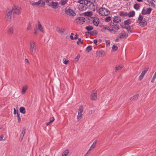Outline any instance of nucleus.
Returning a JSON list of instances; mask_svg holds the SVG:
<instances>
[{
  "instance_id": "6ab92c4d",
  "label": "nucleus",
  "mask_w": 156,
  "mask_h": 156,
  "mask_svg": "<svg viewBox=\"0 0 156 156\" xmlns=\"http://www.w3.org/2000/svg\"><path fill=\"white\" fill-rule=\"evenodd\" d=\"M8 32V34L10 35H12L13 34L14 28L13 26H12L9 28Z\"/></svg>"
},
{
  "instance_id": "6e6552de",
  "label": "nucleus",
  "mask_w": 156,
  "mask_h": 156,
  "mask_svg": "<svg viewBox=\"0 0 156 156\" xmlns=\"http://www.w3.org/2000/svg\"><path fill=\"white\" fill-rule=\"evenodd\" d=\"M12 13H13L10 10H8L6 11L5 18L7 20H11L12 19Z\"/></svg>"
},
{
  "instance_id": "473e14b6",
  "label": "nucleus",
  "mask_w": 156,
  "mask_h": 156,
  "mask_svg": "<svg viewBox=\"0 0 156 156\" xmlns=\"http://www.w3.org/2000/svg\"><path fill=\"white\" fill-rule=\"evenodd\" d=\"M147 1L151 4V6L154 7H155V5L154 3V2H155V0H147Z\"/></svg>"
},
{
  "instance_id": "e2e57ef3",
  "label": "nucleus",
  "mask_w": 156,
  "mask_h": 156,
  "mask_svg": "<svg viewBox=\"0 0 156 156\" xmlns=\"http://www.w3.org/2000/svg\"><path fill=\"white\" fill-rule=\"evenodd\" d=\"M98 42V41L96 39H95L94 40V43L96 45H97V43Z\"/></svg>"
},
{
  "instance_id": "412c9836",
  "label": "nucleus",
  "mask_w": 156,
  "mask_h": 156,
  "mask_svg": "<svg viewBox=\"0 0 156 156\" xmlns=\"http://www.w3.org/2000/svg\"><path fill=\"white\" fill-rule=\"evenodd\" d=\"M110 29L109 26L107 27V26H103V27L101 29V31L103 32H105V30H107L110 32V30H109Z\"/></svg>"
},
{
  "instance_id": "f03ea898",
  "label": "nucleus",
  "mask_w": 156,
  "mask_h": 156,
  "mask_svg": "<svg viewBox=\"0 0 156 156\" xmlns=\"http://www.w3.org/2000/svg\"><path fill=\"white\" fill-rule=\"evenodd\" d=\"M99 14L103 16H105L109 14V11L108 10L104 8H100L98 10Z\"/></svg>"
},
{
  "instance_id": "a19ab883",
  "label": "nucleus",
  "mask_w": 156,
  "mask_h": 156,
  "mask_svg": "<svg viewBox=\"0 0 156 156\" xmlns=\"http://www.w3.org/2000/svg\"><path fill=\"white\" fill-rule=\"evenodd\" d=\"M63 63L66 65L69 62V61L68 60L66 59L65 58H63Z\"/></svg>"
},
{
  "instance_id": "6e6d98bb",
  "label": "nucleus",
  "mask_w": 156,
  "mask_h": 156,
  "mask_svg": "<svg viewBox=\"0 0 156 156\" xmlns=\"http://www.w3.org/2000/svg\"><path fill=\"white\" fill-rule=\"evenodd\" d=\"M4 135H2L0 136V141H1L2 139H3V138H4Z\"/></svg>"
},
{
  "instance_id": "4c0bfd02",
  "label": "nucleus",
  "mask_w": 156,
  "mask_h": 156,
  "mask_svg": "<svg viewBox=\"0 0 156 156\" xmlns=\"http://www.w3.org/2000/svg\"><path fill=\"white\" fill-rule=\"evenodd\" d=\"M25 130L26 129H23L21 133L20 134V137H22V138H23L25 134Z\"/></svg>"
},
{
  "instance_id": "39448f33",
  "label": "nucleus",
  "mask_w": 156,
  "mask_h": 156,
  "mask_svg": "<svg viewBox=\"0 0 156 156\" xmlns=\"http://www.w3.org/2000/svg\"><path fill=\"white\" fill-rule=\"evenodd\" d=\"M81 4V5L78 7V9L80 11H85L87 8L90 9V7L87 4H86V3Z\"/></svg>"
},
{
  "instance_id": "393cba45",
  "label": "nucleus",
  "mask_w": 156,
  "mask_h": 156,
  "mask_svg": "<svg viewBox=\"0 0 156 156\" xmlns=\"http://www.w3.org/2000/svg\"><path fill=\"white\" fill-rule=\"evenodd\" d=\"M35 43L34 41H31L30 43V49H35Z\"/></svg>"
},
{
  "instance_id": "69168bd1",
  "label": "nucleus",
  "mask_w": 156,
  "mask_h": 156,
  "mask_svg": "<svg viewBox=\"0 0 156 156\" xmlns=\"http://www.w3.org/2000/svg\"><path fill=\"white\" fill-rule=\"evenodd\" d=\"M156 78V73H155L154 74L153 77V78L155 79Z\"/></svg>"
},
{
  "instance_id": "c9c22d12",
  "label": "nucleus",
  "mask_w": 156,
  "mask_h": 156,
  "mask_svg": "<svg viewBox=\"0 0 156 156\" xmlns=\"http://www.w3.org/2000/svg\"><path fill=\"white\" fill-rule=\"evenodd\" d=\"M41 1L42 0H39L37 2H34L32 4V5L33 6H34L35 5H39L41 3Z\"/></svg>"
},
{
  "instance_id": "7c9ffc66",
  "label": "nucleus",
  "mask_w": 156,
  "mask_h": 156,
  "mask_svg": "<svg viewBox=\"0 0 156 156\" xmlns=\"http://www.w3.org/2000/svg\"><path fill=\"white\" fill-rule=\"evenodd\" d=\"M139 96V94H136L134 95L133 97L130 98V100H136L138 98Z\"/></svg>"
},
{
  "instance_id": "f257e3e1",
  "label": "nucleus",
  "mask_w": 156,
  "mask_h": 156,
  "mask_svg": "<svg viewBox=\"0 0 156 156\" xmlns=\"http://www.w3.org/2000/svg\"><path fill=\"white\" fill-rule=\"evenodd\" d=\"M109 30L110 32L112 33L115 34L119 29V26L118 23L111 22L109 25Z\"/></svg>"
},
{
  "instance_id": "ea45409f",
  "label": "nucleus",
  "mask_w": 156,
  "mask_h": 156,
  "mask_svg": "<svg viewBox=\"0 0 156 156\" xmlns=\"http://www.w3.org/2000/svg\"><path fill=\"white\" fill-rule=\"evenodd\" d=\"M32 23L31 22H29L28 24V27L27 29V30H30L31 29V25L32 24Z\"/></svg>"
},
{
  "instance_id": "9b49d317",
  "label": "nucleus",
  "mask_w": 156,
  "mask_h": 156,
  "mask_svg": "<svg viewBox=\"0 0 156 156\" xmlns=\"http://www.w3.org/2000/svg\"><path fill=\"white\" fill-rule=\"evenodd\" d=\"M50 6H51L52 8L55 9L57 8L58 7V3L57 2H52L48 4Z\"/></svg>"
},
{
  "instance_id": "e433bc0d",
  "label": "nucleus",
  "mask_w": 156,
  "mask_h": 156,
  "mask_svg": "<svg viewBox=\"0 0 156 156\" xmlns=\"http://www.w3.org/2000/svg\"><path fill=\"white\" fill-rule=\"evenodd\" d=\"M69 152V150L68 149H66L64 151L62 154L65 156H67Z\"/></svg>"
},
{
  "instance_id": "2eb2a0df",
  "label": "nucleus",
  "mask_w": 156,
  "mask_h": 156,
  "mask_svg": "<svg viewBox=\"0 0 156 156\" xmlns=\"http://www.w3.org/2000/svg\"><path fill=\"white\" fill-rule=\"evenodd\" d=\"M65 30V29H63L62 28H57L56 30L57 32L61 35L64 34V32Z\"/></svg>"
},
{
  "instance_id": "a18cd8bd",
  "label": "nucleus",
  "mask_w": 156,
  "mask_h": 156,
  "mask_svg": "<svg viewBox=\"0 0 156 156\" xmlns=\"http://www.w3.org/2000/svg\"><path fill=\"white\" fill-rule=\"evenodd\" d=\"M84 14L85 16H91L92 14V13L91 12H85Z\"/></svg>"
},
{
  "instance_id": "cd10ccee",
  "label": "nucleus",
  "mask_w": 156,
  "mask_h": 156,
  "mask_svg": "<svg viewBox=\"0 0 156 156\" xmlns=\"http://www.w3.org/2000/svg\"><path fill=\"white\" fill-rule=\"evenodd\" d=\"M97 142V140H96L95 141H94V143H93V144L91 146V147L89 150V151L91 149V148H94L95 147L96 144Z\"/></svg>"
},
{
  "instance_id": "0eeeda50",
  "label": "nucleus",
  "mask_w": 156,
  "mask_h": 156,
  "mask_svg": "<svg viewBox=\"0 0 156 156\" xmlns=\"http://www.w3.org/2000/svg\"><path fill=\"white\" fill-rule=\"evenodd\" d=\"M75 22L77 24H83L85 21V18L82 17H79L75 20Z\"/></svg>"
},
{
  "instance_id": "58836bf2",
  "label": "nucleus",
  "mask_w": 156,
  "mask_h": 156,
  "mask_svg": "<svg viewBox=\"0 0 156 156\" xmlns=\"http://www.w3.org/2000/svg\"><path fill=\"white\" fill-rule=\"evenodd\" d=\"M133 8L137 10L140 8V6L138 4L136 3L134 5Z\"/></svg>"
},
{
  "instance_id": "aec40b11",
  "label": "nucleus",
  "mask_w": 156,
  "mask_h": 156,
  "mask_svg": "<svg viewBox=\"0 0 156 156\" xmlns=\"http://www.w3.org/2000/svg\"><path fill=\"white\" fill-rule=\"evenodd\" d=\"M38 29L42 32H44V30L42 27L39 21H38Z\"/></svg>"
},
{
  "instance_id": "de8ad7c7",
  "label": "nucleus",
  "mask_w": 156,
  "mask_h": 156,
  "mask_svg": "<svg viewBox=\"0 0 156 156\" xmlns=\"http://www.w3.org/2000/svg\"><path fill=\"white\" fill-rule=\"evenodd\" d=\"M138 19L139 21H142V20H144L143 16L141 15H140L138 17Z\"/></svg>"
},
{
  "instance_id": "052dcab7",
  "label": "nucleus",
  "mask_w": 156,
  "mask_h": 156,
  "mask_svg": "<svg viewBox=\"0 0 156 156\" xmlns=\"http://www.w3.org/2000/svg\"><path fill=\"white\" fill-rule=\"evenodd\" d=\"M25 62L29 63V61L28 60L27 58H26L25 59Z\"/></svg>"
},
{
  "instance_id": "49530a36",
  "label": "nucleus",
  "mask_w": 156,
  "mask_h": 156,
  "mask_svg": "<svg viewBox=\"0 0 156 156\" xmlns=\"http://www.w3.org/2000/svg\"><path fill=\"white\" fill-rule=\"evenodd\" d=\"M82 114H81L78 113V115L77 116V119L78 121L81 118Z\"/></svg>"
},
{
  "instance_id": "13d9d810",
  "label": "nucleus",
  "mask_w": 156,
  "mask_h": 156,
  "mask_svg": "<svg viewBox=\"0 0 156 156\" xmlns=\"http://www.w3.org/2000/svg\"><path fill=\"white\" fill-rule=\"evenodd\" d=\"M106 43L107 45H109L110 44V41H107Z\"/></svg>"
},
{
  "instance_id": "c03bdc74",
  "label": "nucleus",
  "mask_w": 156,
  "mask_h": 156,
  "mask_svg": "<svg viewBox=\"0 0 156 156\" xmlns=\"http://www.w3.org/2000/svg\"><path fill=\"white\" fill-rule=\"evenodd\" d=\"M111 19V18L110 16H108L106 17L105 19V21L107 22H108L110 21Z\"/></svg>"
},
{
  "instance_id": "680f3d73",
  "label": "nucleus",
  "mask_w": 156,
  "mask_h": 156,
  "mask_svg": "<svg viewBox=\"0 0 156 156\" xmlns=\"http://www.w3.org/2000/svg\"><path fill=\"white\" fill-rule=\"evenodd\" d=\"M92 49H86V52L87 53H88Z\"/></svg>"
},
{
  "instance_id": "423d86ee",
  "label": "nucleus",
  "mask_w": 156,
  "mask_h": 156,
  "mask_svg": "<svg viewBox=\"0 0 156 156\" xmlns=\"http://www.w3.org/2000/svg\"><path fill=\"white\" fill-rule=\"evenodd\" d=\"M65 12L66 14L70 16H74L76 15V13L70 8L68 9L66 8L65 9Z\"/></svg>"
},
{
  "instance_id": "774afa93",
  "label": "nucleus",
  "mask_w": 156,
  "mask_h": 156,
  "mask_svg": "<svg viewBox=\"0 0 156 156\" xmlns=\"http://www.w3.org/2000/svg\"><path fill=\"white\" fill-rule=\"evenodd\" d=\"M70 37L71 40L74 39V37L72 36H70Z\"/></svg>"
},
{
  "instance_id": "f8f14e48",
  "label": "nucleus",
  "mask_w": 156,
  "mask_h": 156,
  "mask_svg": "<svg viewBox=\"0 0 156 156\" xmlns=\"http://www.w3.org/2000/svg\"><path fill=\"white\" fill-rule=\"evenodd\" d=\"M113 22L118 23L121 22V19L120 17L119 16H115L113 18Z\"/></svg>"
},
{
  "instance_id": "b1692460",
  "label": "nucleus",
  "mask_w": 156,
  "mask_h": 156,
  "mask_svg": "<svg viewBox=\"0 0 156 156\" xmlns=\"http://www.w3.org/2000/svg\"><path fill=\"white\" fill-rule=\"evenodd\" d=\"M119 15L121 16L126 17L128 16V13L127 12H124L123 11L120 12Z\"/></svg>"
},
{
  "instance_id": "864d4df0",
  "label": "nucleus",
  "mask_w": 156,
  "mask_h": 156,
  "mask_svg": "<svg viewBox=\"0 0 156 156\" xmlns=\"http://www.w3.org/2000/svg\"><path fill=\"white\" fill-rule=\"evenodd\" d=\"M75 37H74V39L76 40L78 39V34H76L75 35Z\"/></svg>"
},
{
  "instance_id": "dca6fc26",
  "label": "nucleus",
  "mask_w": 156,
  "mask_h": 156,
  "mask_svg": "<svg viewBox=\"0 0 156 156\" xmlns=\"http://www.w3.org/2000/svg\"><path fill=\"white\" fill-rule=\"evenodd\" d=\"M92 22L93 23L94 25L97 26L99 23V19L98 18H94Z\"/></svg>"
},
{
  "instance_id": "8fccbe9b",
  "label": "nucleus",
  "mask_w": 156,
  "mask_h": 156,
  "mask_svg": "<svg viewBox=\"0 0 156 156\" xmlns=\"http://www.w3.org/2000/svg\"><path fill=\"white\" fill-rule=\"evenodd\" d=\"M13 110H14L13 114L14 115H15L16 114H17V113H19L18 112V110H16L15 108H13Z\"/></svg>"
},
{
  "instance_id": "0e129e2a",
  "label": "nucleus",
  "mask_w": 156,
  "mask_h": 156,
  "mask_svg": "<svg viewBox=\"0 0 156 156\" xmlns=\"http://www.w3.org/2000/svg\"><path fill=\"white\" fill-rule=\"evenodd\" d=\"M92 47L91 46H88L86 49H92Z\"/></svg>"
},
{
  "instance_id": "a211bd4d",
  "label": "nucleus",
  "mask_w": 156,
  "mask_h": 156,
  "mask_svg": "<svg viewBox=\"0 0 156 156\" xmlns=\"http://www.w3.org/2000/svg\"><path fill=\"white\" fill-rule=\"evenodd\" d=\"M139 23L140 24V25L142 27H144L147 24V22L145 19L142 20V21H139Z\"/></svg>"
},
{
  "instance_id": "ddd939ff",
  "label": "nucleus",
  "mask_w": 156,
  "mask_h": 156,
  "mask_svg": "<svg viewBox=\"0 0 156 156\" xmlns=\"http://www.w3.org/2000/svg\"><path fill=\"white\" fill-rule=\"evenodd\" d=\"M148 67L146 68L142 71V73H141V75L139 76V79L140 80H141L143 78L145 74L146 73L147 71H148Z\"/></svg>"
},
{
  "instance_id": "2f4dec72",
  "label": "nucleus",
  "mask_w": 156,
  "mask_h": 156,
  "mask_svg": "<svg viewBox=\"0 0 156 156\" xmlns=\"http://www.w3.org/2000/svg\"><path fill=\"white\" fill-rule=\"evenodd\" d=\"M83 112V106L82 105H81L79 108L78 113L81 114H82Z\"/></svg>"
},
{
  "instance_id": "79ce46f5",
  "label": "nucleus",
  "mask_w": 156,
  "mask_h": 156,
  "mask_svg": "<svg viewBox=\"0 0 156 156\" xmlns=\"http://www.w3.org/2000/svg\"><path fill=\"white\" fill-rule=\"evenodd\" d=\"M17 117L18 118V122H19L21 121V118L20 116V114L19 113H17Z\"/></svg>"
},
{
  "instance_id": "603ef678",
  "label": "nucleus",
  "mask_w": 156,
  "mask_h": 156,
  "mask_svg": "<svg viewBox=\"0 0 156 156\" xmlns=\"http://www.w3.org/2000/svg\"><path fill=\"white\" fill-rule=\"evenodd\" d=\"M54 120L55 118L53 117L50 118V122H52L54 121Z\"/></svg>"
},
{
  "instance_id": "f704fd0d",
  "label": "nucleus",
  "mask_w": 156,
  "mask_h": 156,
  "mask_svg": "<svg viewBox=\"0 0 156 156\" xmlns=\"http://www.w3.org/2000/svg\"><path fill=\"white\" fill-rule=\"evenodd\" d=\"M124 23L125 25H129L131 23L130 19H129L125 20L124 22Z\"/></svg>"
},
{
  "instance_id": "c85d7f7f",
  "label": "nucleus",
  "mask_w": 156,
  "mask_h": 156,
  "mask_svg": "<svg viewBox=\"0 0 156 156\" xmlns=\"http://www.w3.org/2000/svg\"><path fill=\"white\" fill-rule=\"evenodd\" d=\"M85 29L88 31H90L93 30V27L89 25L88 26L86 27Z\"/></svg>"
},
{
  "instance_id": "9d476101",
  "label": "nucleus",
  "mask_w": 156,
  "mask_h": 156,
  "mask_svg": "<svg viewBox=\"0 0 156 156\" xmlns=\"http://www.w3.org/2000/svg\"><path fill=\"white\" fill-rule=\"evenodd\" d=\"M152 10V9L151 8H147L146 10L144 8H143L141 13L143 15H145L146 14H150L151 11Z\"/></svg>"
},
{
  "instance_id": "f3484780",
  "label": "nucleus",
  "mask_w": 156,
  "mask_h": 156,
  "mask_svg": "<svg viewBox=\"0 0 156 156\" xmlns=\"http://www.w3.org/2000/svg\"><path fill=\"white\" fill-rule=\"evenodd\" d=\"M118 37L120 38L126 39L127 37V35L125 33H121L119 34Z\"/></svg>"
},
{
  "instance_id": "20e7f679",
  "label": "nucleus",
  "mask_w": 156,
  "mask_h": 156,
  "mask_svg": "<svg viewBox=\"0 0 156 156\" xmlns=\"http://www.w3.org/2000/svg\"><path fill=\"white\" fill-rule=\"evenodd\" d=\"M13 14H15L17 15H20L22 11L21 8L18 6H15L12 7L11 10Z\"/></svg>"
},
{
  "instance_id": "338daca9",
  "label": "nucleus",
  "mask_w": 156,
  "mask_h": 156,
  "mask_svg": "<svg viewBox=\"0 0 156 156\" xmlns=\"http://www.w3.org/2000/svg\"><path fill=\"white\" fill-rule=\"evenodd\" d=\"M155 79L152 78V79L151 81V82H152V83L154 82V81Z\"/></svg>"
},
{
  "instance_id": "3c124183",
  "label": "nucleus",
  "mask_w": 156,
  "mask_h": 156,
  "mask_svg": "<svg viewBox=\"0 0 156 156\" xmlns=\"http://www.w3.org/2000/svg\"><path fill=\"white\" fill-rule=\"evenodd\" d=\"M79 42H80L82 44H83V42L81 41V39L80 38H78V41H77V44H79Z\"/></svg>"
},
{
  "instance_id": "a878e982",
  "label": "nucleus",
  "mask_w": 156,
  "mask_h": 156,
  "mask_svg": "<svg viewBox=\"0 0 156 156\" xmlns=\"http://www.w3.org/2000/svg\"><path fill=\"white\" fill-rule=\"evenodd\" d=\"M123 67V66L122 65H119L118 66H116L115 67V71L117 72L118 70L121 69Z\"/></svg>"
},
{
  "instance_id": "c756f323",
  "label": "nucleus",
  "mask_w": 156,
  "mask_h": 156,
  "mask_svg": "<svg viewBox=\"0 0 156 156\" xmlns=\"http://www.w3.org/2000/svg\"><path fill=\"white\" fill-rule=\"evenodd\" d=\"M88 33L91 35H94V34L97 35L98 33L96 30H94L93 31L88 32Z\"/></svg>"
},
{
  "instance_id": "1a4fd4ad",
  "label": "nucleus",
  "mask_w": 156,
  "mask_h": 156,
  "mask_svg": "<svg viewBox=\"0 0 156 156\" xmlns=\"http://www.w3.org/2000/svg\"><path fill=\"white\" fill-rule=\"evenodd\" d=\"M97 93L96 91L93 90L90 95V99L92 101L96 100L97 99Z\"/></svg>"
},
{
  "instance_id": "37998d69",
  "label": "nucleus",
  "mask_w": 156,
  "mask_h": 156,
  "mask_svg": "<svg viewBox=\"0 0 156 156\" xmlns=\"http://www.w3.org/2000/svg\"><path fill=\"white\" fill-rule=\"evenodd\" d=\"M67 2L66 0H61V5H65Z\"/></svg>"
},
{
  "instance_id": "4be33fe9",
  "label": "nucleus",
  "mask_w": 156,
  "mask_h": 156,
  "mask_svg": "<svg viewBox=\"0 0 156 156\" xmlns=\"http://www.w3.org/2000/svg\"><path fill=\"white\" fill-rule=\"evenodd\" d=\"M135 15V12L134 11H132L129 12L128 13V16L129 17H133Z\"/></svg>"
},
{
  "instance_id": "5fc2aeb1",
  "label": "nucleus",
  "mask_w": 156,
  "mask_h": 156,
  "mask_svg": "<svg viewBox=\"0 0 156 156\" xmlns=\"http://www.w3.org/2000/svg\"><path fill=\"white\" fill-rule=\"evenodd\" d=\"M118 48V47L117 46L114 45L112 46V49H117Z\"/></svg>"
},
{
  "instance_id": "bb28decb",
  "label": "nucleus",
  "mask_w": 156,
  "mask_h": 156,
  "mask_svg": "<svg viewBox=\"0 0 156 156\" xmlns=\"http://www.w3.org/2000/svg\"><path fill=\"white\" fill-rule=\"evenodd\" d=\"M27 89V86H25L23 87V89L22 91V94H24L26 91V90Z\"/></svg>"
},
{
  "instance_id": "bf43d9fd",
  "label": "nucleus",
  "mask_w": 156,
  "mask_h": 156,
  "mask_svg": "<svg viewBox=\"0 0 156 156\" xmlns=\"http://www.w3.org/2000/svg\"><path fill=\"white\" fill-rule=\"evenodd\" d=\"M41 5H45V2H44L42 0V1H41Z\"/></svg>"
},
{
  "instance_id": "72a5a7b5",
  "label": "nucleus",
  "mask_w": 156,
  "mask_h": 156,
  "mask_svg": "<svg viewBox=\"0 0 156 156\" xmlns=\"http://www.w3.org/2000/svg\"><path fill=\"white\" fill-rule=\"evenodd\" d=\"M122 27L123 28L126 29L127 30V32L128 33L131 32L130 27L129 26L128 27Z\"/></svg>"
},
{
  "instance_id": "7ed1b4c3",
  "label": "nucleus",
  "mask_w": 156,
  "mask_h": 156,
  "mask_svg": "<svg viewBox=\"0 0 156 156\" xmlns=\"http://www.w3.org/2000/svg\"><path fill=\"white\" fill-rule=\"evenodd\" d=\"M95 1L96 0H84L80 1V2L82 3L87 4L90 7V9H92L95 6L94 3L95 2Z\"/></svg>"
},
{
  "instance_id": "5701e85b",
  "label": "nucleus",
  "mask_w": 156,
  "mask_h": 156,
  "mask_svg": "<svg viewBox=\"0 0 156 156\" xmlns=\"http://www.w3.org/2000/svg\"><path fill=\"white\" fill-rule=\"evenodd\" d=\"M20 112L23 114H24L26 113V110L25 108L23 107H21L20 108Z\"/></svg>"
},
{
  "instance_id": "09e8293b",
  "label": "nucleus",
  "mask_w": 156,
  "mask_h": 156,
  "mask_svg": "<svg viewBox=\"0 0 156 156\" xmlns=\"http://www.w3.org/2000/svg\"><path fill=\"white\" fill-rule=\"evenodd\" d=\"M80 56V55L78 54L77 56L74 59L75 61H78L79 59Z\"/></svg>"
},
{
  "instance_id": "4d7b16f0",
  "label": "nucleus",
  "mask_w": 156,
  "mask_h": 156,
  "mask_svg": "<svg viewBox=\"0 0 156 156\" xmlns=\"http://www.w3.org/2000/svg\"><path fill=\"white\" fill-rule=\"evenodd\" d=\"M37 29H34V34H37Z\"/></svg>"
},
{
  "instance_id": "4468645a",
  "label": "nucleus",
  "mask_w": 156,
  "mask_h": 156,
  "mask_svg": "<svg viewBox=\"0 0 156 156\" xmlns=\"http://www.w3.org/2000/svg\"><path fill=\"white\" fill-rule=\"evenodd\" d=\"M96 53L97 55L99 56L105 55L104 51L102 49H99L97 51Z\"/></svg>"
}]
</instances>
